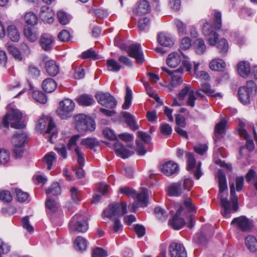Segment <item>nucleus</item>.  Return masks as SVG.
Instances as JSON below:
<instances>
[{
  "label": "nucleus",
  "mask_w": 257,
  "mask_h": 257,
  "mask_svg": "<svg viewBox=\"0 0 257 257\" xmlns=\"http://www.w3.org/2000/svg\"><path fill=\"white\" fill-rule=\"evenodd\" d=\"M209 67L212 70L223 71L225 67V63L222 59H215L210 62Z\"/></svg>",
  "instance_id": "e433bc0d"
},
{
  "label": "nucleus",
  "mask_w": 257,
  "mask_h": 257,
  "mask_svg": "<svg viewBox=\"0 0 257 257\" xmlns=\"http://www.w3.org/2000/svg\"><path fill=\"white\" fill-rule=\"evenodd\" d=\"M81 144L88 149H93L99 145V143L95 138H87L82 140Z\"/></svg>",
  "instance_id": "37998d69"
},
{
  "label": "nucleus",
  "mask_w": 257,
  "mask_h": 257,
  "mask_svg": "<svg viewBox=\"0 0 257 257\" xmlns=\"http://www.w3.org/2000/svg\"><path fill=\"white\" fill-rule=\"evenodd\" d=\"M118 192L120 194L133 198H135L137 194L136 191L134 189L127 186L120 187Z\"/></svg>",
  "instance_id": "49530a36"
},
{
  "label": "nucleus",
  "mask_w": 257,
  "mask_h": 257,
  "mask_svg": "<svg viewBox=\"0 0 257 257\" xmlns=\"http://www.w3.org/2000/svg\"><path fill=\"white\" fill-rule=\"evenodd\" d=\"M121 114L124 119L125 122L132 130L135 131L139 129V126L136 124L134 116L132 114L126 111L122 112Z\"/></svg>",
  "instance_id": "cd10ccee"
},
{
  "label": "nucleus",
  "mask_w": 257,
  "mask_h": 257,
  "mask_svg": "<svg viewBox=\"0 0 257 257\" xmlns=\"http://www.w3.org/2000/svg\"><path fill=\"white\" fill-rule=\"evenodd\" d=\"M76 100L79 105L83 106H89L95 102L93 96L87 94L80 95L76 98Z\"/></svg>",
  "instance_id": "a878e982"
},
{
  "label": "nucleus",
  "mask_w": 257,
  "mask_h": 257,
  "mask_svg": "<svg viewBox=\"0 0 257 257\" xmlns=\"http://www.w3.org/2000/svg\"><path fill=\"white\" fill-rule=\"evenodd\" d=\"M75 108V103L71 99L66 98L59 102L56 113L62 119H67L72 115Z\"/></svg>",
  "instance_id": "9b49d317"
},
{
  "label": "nucleus",
  "mask_w": 257,
  "mask_h": 257,
  "mask_svg": "<svg viewBox=\"0 0 257 257\" xmlns=\"http://www.w3.org/2000/svg\"><path fill=\"white\" fill-rule=\"evenodd\" d=\"M218 183L219 186V193L220 194V204L223 210L221 212L222 215L225 218H229L231 213V204L226 197H223L221 194L227 190V183L226 176L223 172L220 170L217 173Z\"/></svg>",
  "instance_id": "f03ea898"
},
{
  "label": "nucleus",
  "mask_w": 257,
  "mask_h": 257,
  "mask_svg": "<svg viewBox=\"0 0 257 257\" xmlns=\"http://www.w3.org/2000/svg\"><path fill=\"white\" fill-rule=\"evenodd\" d=\"M231 223L242 231L249 230L252 226L251 221L244 216L234 218Z\"/></svg>",
  "instance_id": "f3484780"
},
{
  "label": "nucleus",
  "mask_w": 257,
  "mask_h": 257,
  "mask_svg": "<svg viewBox=\"0 0 257 257\" xmlns=\"http://www.w3.org/2000/svg\"><path fill=\"white\" fill-rule=\"evenodd\" d=\"M45 192L47 195L58 196L61 193V189L59 184L57 182H54L51 186L46 189Z\"/></svg>",
  "instance_id": "58836bf2"
},
{
  "label": "nucleus",
  "mask_w": 257,
  "mask_h": 257,
  "mask_svg": "<svg viewBox=\"0 0 257 257\" xmlns=\"http://www.w3.org/2000/svg\"><path fill=\"white\" fill-rule=\"evenodd\" d=\"M80 136L75 135L72 136L69 139L67 144L68 149L70 151L74 150V152L77 156V162L81 166L84 164L85 160L84 154L81 152L80 148L77 146V142L79 140Z\"/></svg>",
  "instance_id": "2eb2a0df"
},
{
  "label": "nucleus",
  "mask_w": 257,
  "mask_h": 257,
  "mask_svg": "<svg viewBox=\"0 0 257 257\" xmlns=\"http://www.w3.org/2000/svg\"><path fill=\"white\" fill-rule=\"evenodd\" d=\"M75 128L80 133L92 132L95 129L94 121L89 116L80 113L74 116Z\"/></svg>",
  "instance_id": "7ed1b4c3"
},
{
  "label": "nucleus",
  "mask_w": 257,
  "mask_h": 257,
  "mask_svg": "<svg viewBox=\"0 0 257 257\" xmlns=\"http://www.w3.org/2000/svg\"><path fill=\"white\" fill-rule=\"evenodd\" d=\"M193 185V182L190 178L183 180L172 184L168 187V194L171 196H180L189 191Z\"/></svg>",
  "instance_id": "39448f33"
},
{
  "label": "nucleus",
  "mask_w": 257,
  "mask_h": 257,
  "mask_svg": "<svg viewBox=\"0 0 257 257\" xmlns=\"http://www.w3.org/2000/svg\"><path fill=\"white\" fill-rule=\"evenodd\" d=\"M136 198L142 207H146L148 203V191L146 188L142 189L141 192L136 194Z\"/></svg>",
  "instance_id": "7c9ffc66"
},
{
  "label": "nucleus",
  "mask_w": 257,
  "mask_h": 257,
  "mask_svg": "<svg viewBox=\"0 0 257 257\" xmlns=\"http://www.w3.org/2000/svg\"><path fill=\"white\" fill-rule=\"evenodd\" d=\"M150 20L147 17H144L139 20L138 27L141 31H146L150 27Z\"/></svg>",
  "instance_id": "864d4df0"
},
{
  "label": "nucleus",
  "mask_w": 257,
  "mask_h": 257,
  "mask_svg": "<svg viewBox=\"0 0 257 257\" xmlns=\"http://www.w3.org/2000/svg\"><path fill=\"white\" fill-rule=\"evenodd\" d=\"M95 97L98 102L103 106L112 109L116 106V100L109 93L99 92L96 94Z\"/></svg>",
  "instance_id": "dca6fc26"
},
{
  "label": "nucleus",
  "mask_w": 257,
  "mask_h": 257,
  "mask_svg": "<svg viewBox=\"0 0 257 257\" xmlns=\"http://www.w3.org/2000/svg\"><path fill=\"white\" fill-rule=\"evenodd\" d=\"M132 99V91L127 86L126 89L124 102L122 105L123 109H127L130 107Z\"/></svg>",
  "instance_id": "de8ad7c7"
},
{
  "label": "nucleus",
  "mask_w": 257,
  "mask_h": 257,
  "mask_svg": "<svg viewBox=\"0 0 257 257\" xmlns=\"http://www.w3.org/2000/svg\"><path fill=\"white\" fill-rule=\"evenodd\" d=\"M70 229L79 232H85L88 229V224L85 216L82 214H76L69 222Z\"/></svg>",
  "instance_id": "ddd939ff"
},
{
  "label": "nucleus",
  "mask_w": 257,
  "mask_h": 257,
  "mask_svg": "<svg viewBox=\"0 0 257 257\" xmlns=\"http://www.w3.org/2000/svg\"><path fill=\"white\" fill-rule=\"evenodd\" d=\"M54 37L48 33L41 35L39 40V44L41 48L45 51L51 50L54 45Z\"/></svg>",
  "instance_id": "a211bd4d"
},
{
  "label": "nucleus",
  "mask_w": 257,
  "mask_h": 257,
  "mask_svg": "<svg viewBox=\"0 0 257 257\" xmlns=\"http://www.w3.org/2000/svg\"><path fill=\"white\" fill-rule=\"evenodd\" d=\"M238 133L240 136L243 137L246 140L245 146L241 147L240 148L239 153L243 157L244 153L247 150L248 152H251L254 150V145L253 141L250 139V137L244 128L245 126V120L243 119L238 118Z\"/></svg>",
  "instance_id": "0eeeda50"
},
{
  "label": "nucleus",
  "mask_w": 257,
  "mask_h": 257,
  "mask_svg": "<svg viewBox=\"0 0 257 257\" xmlns=\"http://www.w3.org/2000/svg\"><path fill=\"white\" fill-rule=\"evenodd\" d=\"M171 257H187V253L183 245L175 242L172 243L169 247Z\"/></svg>",
  "instance_id": "412c9836"
},
{
  "label": "nucleus",
  "mask_w": 257,
  "mask_h": 257,
  "mask_svg": "<svg viewBox=\"0 0 257 257\" xmlns=\"http://www.w3.org/2000/svg\"><path fill=\"white\" fill-rule=\"evenodd\" d=\"M45 205L47 209H48L51 212H56L58 209V204L55 201V200L52 199L48 197L46 201Z\"/></svg>",
  "instance_id": "3c124183"
},
{
  "label": "nucleus",
  "mask_w": 257,
  "mask_h": 257,
  "mask_svg": "<svg viewBox=\"0 0 257 257\" xmlns=\"http://www.w3.org/2000/svg\"><path fill=\"white\" fill-rule=\"evenodd\" d=\"M9 159V153L6 150L0 149V164H6Z\"/></svg>",
  "instance_id": "0e129e2a"
},
{
  "label": "nucleus",
  "mask_w": 257,
  "mask_h": 257,
  "mask_svg": "<svg viewBox=\"0 0 257 257\" xmlns=\"http://www.w3.org/2000/svg\"><path fill=\"white\" fill-rule=\"evenodd\" d=\"M227 126V121L224 118H222L221 120L217 123L215 126V133L222 135L225 134Z\"/></svg>",
  "instance_id": "a18cd8bd"
},
{
  "label": "nucleus",
  "mask_w": 257,
  "mask_h": 257,
  "mask_svg": "<svg viewBox=\"0 0 257 257\" xmlns=\"http://www.w3.org/2000/svg\"><path fill=\"white\" fill-rule=\"evenodd\" d=\"M107 256V251L101 247L95 248L92 253V257H106Z\"/></svg>",
  "instance_id": "bf43d9fd"
},
{
  "label": "nucleus",
  "mask_w": 257,
  "mask_h": 257,
  "mask_svg": "<svg viewBox=\"0 0 257 257\" xmlns=\"http://www.w3.org/2000/svg\"><path fill=\"white\" fill-rule=\"evenodd\" d=\"M113 149L116 155L123 159L127 158L131 155L130 152L119 141L114 143Z\"/></svg>",
  "instance_id": "393cba45"
},
{
  "label": "nucleus",
  "mask_w": 257,
  "mask_h": 257,
  "mask_svg": "<svg viewBox=\"0 0 257 257\" xmlns=\"http://www.w3.org/2000/svg\"><path fill=\"white\" fill-rule=\"evenodd\" d=\"M12 196L9 191L5 190L0 192V200L5 202H10L12 200Z\"/></svg>",
  "instance_id": "680f3d73"
},
{
  "label": "nucleus",
  "mask_w": 257,
  "mask_h": 257,
  "mask_svg": "<svg viewBox=\"0 0 257 257\" xmlns=\"http://www.w3.org/2000/svg\"><path fill=\"white\" fill-rule=\"evenodd\" d=\"M183 210V207L182 206H180L173 218L169 221V224L175 230L180 229L186 224L184 219L180 216Z\"/></svg>",
  "instance_id": "6ab92c4d"
},
{
  "label": "nucleus",
  "mask_w": 257,
  "mask_h": 257,
  "mask_svg": "<svg viewBox=\"0 0 257 257\" xmlns=\"http://www.w3.org/2000/svg\"><path fill=\"white\" fill-rule=\"evenodd\" d=\"M213 18L212 21L213 26L208 22L204 23L202 28L203 35L207 38L208 43L210 46H214L217 44L219 52L222 56L226 55L228 49L227 41L222 38L218 42L219 35L215 30H219L221 28V13L216 10L213 11Z\"/></svg>",
  "instance_id": "f257e3e1"
},
{
  "label": "nucleus",
  "mask_w": 257,
  "mask_h": 257,
  "mask_svg": "<svg viewBox=\"0 0 257 257\" xmlns=\"http://www.w3.org/2000/svg\"><path fill=\"white\" fill-rule=\"evenodd\" d=\"M127 213V203L122 202L120 203H111L108 205L102 213L104 217L111 218L114 216H122Z\"/></svg>",
  "instance_id": "9d476101"
},
{
  "label": "nucleus",
  "mask_w": 257,
  "mask_h": 257,
  "mask_svg": "<svg viewBox=\"0 0 257 257\" xmlns=\"http://www.w3.org/2000/svg\"><path fill=\"white\" fill-rule=\"evenodd\" d=\"M45 68L47 74L52 77L56 76L59 72V66L53 60H48L45 62Z\"/></svg>",
  "instance_id": "b1692460"
},
{
  "label": "nucleus",
  "mask_w": 257,
  "mask_h": 257,
  "mask_svg": "<svg viewBox=\"0 0 257 257\" xmlns=\"http://www.w3.org/2000/svg\"><path fill=\"white\" fill-rule=\"evenodd\" d=\"M191 46V40L189 37L183 38L180 44V48L186 50L188 49Z\"/></svg>",
  "instance_id": "052dcab7"
},
{
  "label": "nucleus",
  "mask_w": 257,
  "mask_h": 257,
  "mask_svg": "<svg viewBox=\"0 0 257 257\" xmlns=\"http://www.w3.org/2000/svg\"><path fill=\"white\" fill-rule=\"evenodd\" d=\"M119 48L125 51L130 57L135 58L138 64L142 65L145 61L144 53L140 44L135 43L129 45L121 44Z\"/></svg>",
  "instance_id": "6e6552de"
},
{
  "label": "nucleus",
  "mask_w": 257,
  "mask_h": 257,
  "mask_svg": "<svg viewBox=\"0 0 257 257\" xmlns=\"http://www.w3.org/2000/svg\"><path fill=\"white\" fill-rule=\"evenodd\" d=\"M43 89L46 92L51 93L57 87L56 82L52 78H46L42 82Z\"/></svg>",
  "instance_id": "473e14b6"
},
{
  "label": "nucleus",
  "mask_w": 257,
  "mask_h": 257,
  "mask_svg": "<svg viewBox=\"0 0 257 257\" xmlns=\"http://www.w3.org/2000/svg\"><path fill=\"white\" fill-rule=\"evenodd\" d=\"M151 10V7L149 3L146 0L139 1L136 7L133 9V13L135 16L145 15L148 13Z\"/></svg>",
  "instance_id": "aec40b11"
},
{
  "label": "nucleus",
  "mask_w": 257,
  "mask_h": 257,
  "mask_svg": "<svg viewBox=\"0 0 257 257\" xmlns=\"http://www.w3.org/2000/svg\"><path fill=\"white\" fill-rule=\"evenodd\" d=\"M162 69L171 76L170 80V87H171L170 89L171 90H172L173 88L176 87L182 83V75L184 72L183 67H180L178 69L173 71H170L166 67H162Z\"/></svg>",
  "instance_id": "4468645a"
},
{
  "label": "nucleus",
  "mask_w": 257,
  "mask_h": 257,
  "mask_svg": "<svg viewBox=\"0 0 257 257\" xmlns=\"http://www.w3.org/2000/svg\"><path fill=\"white\" fill-rule=\"evenodd\" d=\"M56 160V155L54 152H52L47 154L43 159V161L47 164V169L49 170L51 169L53 162H55Z\"/></svg>",
  "instance_id": "c03bdc74"
},
{
  "label": "nucleus",
  "mask_w": 257,
  "mask_h": 257,
  "mask_svg": "<svg viewBox=\"0 0 257 257\" xmlns=\"http://www.w3.org/2000/svg\"><path fill=\"white\" fill-rule=\"evenodd\" d=\"M187 158V169L188 170L193 169L196 165V160L192 153L190 152L186 153Z\"/></svg>",
  "instance_id": "5fc2aeb1"
},
{
  "label": "nucleus",
  "mask_w": 257,
  "mask_h": 257,
  "mask_svg": "<svg viewBox=\"0 0 257 257\" xmlns=\"http://www.w3.org/2000/svg\"><path fill=\"white\" fill-rule=\"evenodd\" d=\"M158 41L161 45L165 47H170L174 43L170 35L166 33H160L158 34Z\"/></svg>",
  "instance_id": "bb28decb"
},
{
  "label": "nucleus",
  "mask_w": 257,
  "mask_h": 257,
  "mask_svg": "<svg viewBox=\"0 0 257 257\" xmlns=\"http://www.w3.org/2000/svg\"><path fill=\"white\" fill-rule=\"evenodd\" d=\"M134 230L139 237H143L146 233V229L145 227L143 225L139 224H137L134 225Z\"/></svg>",
  "instance_id": "338daca9"
},
{
  "label": "nucleus",
  "mask_w": 257,
  "mask_h": 257,
  "mask_svg": "<svg viewBox=\"0 0 257 257\" xmlns=\"http://www.w3.org/2000/svg\"><path fill=\"white\" fill-rule=\"evenodd\" d=\"M245 243L250 251L254 252L257 251V239L254 236L247 235L245 238Z\"/></svg>",
  "instance_id": "72a5a7b5"
},
{
  "label": "nucleus",
  "mask_w": 257,
  "mask_h": 257,
  "mask_svg": "<svg viewBox=\"0 0 257 257\" xmlns=\"http://www.w3.org/2000/svg\"><path fill=\"white\" fill-rule=\"evenodd\" d=\"M181 61L180 55L177 52H173L168 55L166 63L169 67L175 68L180 63Z\"/></svg>",
  "instance_id": "c85d7f7f"
},
{
  "label": "nucleus",
  "mask_w": 257,
  "mask_h": 257,
  "mask_svg": "<svg viewBox=\"0 0 257 257\" xmlns=\"http://www.w3.org/2000/svg\"><path fill=\"white\" fill-rule=\"evenodd\" d=\"M15 193L19 202L22 203H28L30 202L29 194L27 192H24L20 189L16 188L15 189Z\"/></svg>",
  "instance_id": "ea45409f"
},
{
  "label": "nucleus",
  "mask_w": 257,
  "mask_h": 257,
  "mask_svg": "<svg viewBox=\"0 0 257 257\" xmlns=\"http://www.w3.org/2000/svg\"><path fill=\"white\" fill-rule=\"evenodd\" d=\"M106 66L108 71L113 72H118L121 68L120 64L113 59H108L106 61Z\"/></svg>",
  "instance_id": "a19ab883"
},
{
  "label": "nucleus",
  "mask_w": 257,
  "mask_h": 257,
  "mask_svg": "<svg viewBox=\"0 0 257 257\" xmlns=\"http://www.w3.org/2000/svg\"><path fill=\"white\" fill-rule=\"evenodd\" d=\"M27 139V135L24 132H16L13 136L12 142L14 147L13 153L14 157L16 159L22 157L24 152V147Z\"/></svg>",
  "instance_id": "1a4fd4ad"
},
{
  "label": "nucleus",
  "mask_w": 257,
  "mask_h": 257,
  "mask_svg": "<svg viewBox=\"0 0 257 257\" xmlns=\"http://www.w3.org/2000/svg\"><path fill=\"white\" fill-rule=\"evenodd\" d=\"M47 125V128L45 131V134L50 135V142L53 143L52 138L56 135V132L52 130L55 128L56 125L51 117L49 118L47 116L41 117L37 123L36 128L37 130L43 131L45 130Z\"/></svg>",
  "instance_id": "f8f14e48"
},
{
  "label": "nucleus",
  "mask_w": 257,
  "mask_h": 257,
  "mask_svg": "<svg viewBox=\"0 0 257 257\" xmlns=\"http://www.w3.org/2000/svg\"><path fill=\"white\" fill-rule=\"evenodd\" d=\"M59 21L62 25H66L69 22V19L66 13L63 11H59L57 13Z\"/></svg>",
  "instance_id": "e2e57ef3"
},
{
  "label": "nucleus",
  "mask_w": 257,
  "mask_h": 257,
  "mask_svg": "<svg viewBox=\"0 0 257 257\" xmlns=\"http://www.w3.org/2000/svg\"><path fill=\"white\" fill-rule=\"evenodd\" d=\"M154 212L156 217L161 221L163 222L167 219L168 217V214L164 209L160 207H157L155 208Z\"/></svg>",
  "instance_id": "603ef678"
},
{
  "label": "nucleus",
  "mask_w": 257,
  "mask_h": 257,
  "mask_svg": "<svg viewBox=\"0 0 257 257\" xmlns=\"http://www.w3.org/2000/svg\"><path fill=\"white\" fill-rule=\"evenodd\" d=\"M97 55L93 49L90 48L87 51H84L82 53L81 57L83 59H97Z\"/></svg>",
  "instance_id": "6e6d98bb"
},
{
  "label": "nucleus",
  "mask_w": 257,
  "mask_h": 257,
  "mask_svg": "<svg viewBox=\"0 0 257 257\" xmlns=\"http://www.w3.org/2000/svg\"><path fill=\"white\" fill-rule=\"evenodd\" d=\"M175 24L180 34L184 35L186 34V26L182 22L179 20H176L175 21Z\"/></svg>",
  "instance_id": "69168bd1"
},
{
  "label": "nucleus",
  "mask_w": 257,
  "mask_h": 257,
  "mask_svg": "<svg viewBox=\"0 0 257 257\" xmlns=\"http://www.w3.org/2000/svg\"><path fill=\"white\" fill-rule=\"evenodd\" d=\"M72 199L74 202L78 203L80 201V192L76 188L73 187L70 189Z\"/></svg>",
  "instance_id": "13d9d810"
},
{
  "label": "nucleus",
  "mask_w": 257,
  "mask_h": 257,
  "mask_svg": "<svg viewBox=\"0 0 257 257\" xmlns=\"http://www.w3.org/2000/svg\"><path fill=\"white\" fill-rule=\"evenodd\" d=\"M39 16L44 23L51 24L54 21L55 13L49 7L44 6L41 7Z\"/></svg>",
  "instance_id": "4be33fe9"
},
{
  "label": "nucleus",
  "mask_w": 257,
  "mask_h": 257,
  "mask_svg": "<svg viewBox=\"0 0 257 257\" xmlns=\"http://www.w3.org/2000/svg\"><path fill=\"white\" fill-rule=\"evenodd\" d=\"M24 19L25 22L28 25L34 26L37 24V16L33 12L27 13L25 16Z\"/></svg>",
  "instance_id": "8fccbe9b"
},
{
  "label": "nucleus",
  "mask_w": 257,
  "mask_h": 257,
  "mask_svg": "<svg viewBox=\"0 0 257 257\" xmlns=\"http://www.w3.org/2000/svg\"><path fill=\"white\" fill-rule=\"evenodd\" d=\"M257 91V87L253 81H247L245 85L241 86L238 90L240 101L244 105L249 104Z\"/></svg>",
  "instance_id": "20e7f679"
},
{
  "label": "nucleus",
  "mask_w": 257,
  "mask_h": 257,
  "mask_svg": "<svg viewBox=\"0 0 257 257\" xmlns=\"http://www.w3.org/2000/svg\"><path fill=\"white\" fill-rule=\"evenodd\" d=\"M161 170L165 175L170 176L177 173L179 168L177 164L173 161H169L162 165Z\"/></svg>",
  "instance_id": "5701e85b"
},
{
  "label": "nucleus",
  "mask_w": 257,
  "mask_h": 257,
  "mask_svg": "<svg viewBox=\"0 0 257 257\" xmlns=\"http://www.w3.org/2000/svg\"><path fill=\"white\" fill-rule=\"evenodd\" d=\"M7 35L9 39L13 42H17L20 40V33L16 27L10 25L7 28Z\"/></svg>",
  "instance_id": "f704fd0d"
},
{
  "label": "nucleus",
  "mask_w": 257,
  "mask_h": 257,
  "mask_svg": "<svg viewBox=\"0 0 257 257\" xmlns=\"http://www.w3.org/2000/svg\"><path fill=\"white\" fill-rule=\"evenodd\" d=\"M200 90L211 97H222V95L221 93H215V90L212 89L211 85L208 83H202L201 85Z\"/></svg>",
  "instance_id": "2f4dec72"
},
{
  "label": "nucleus",
  "mask_w": 257,
  "mask_h": 257,
  "mask_svg": "<svg viewBox=\"0 0 257 257\" xmlns=\"http://www.w3.org/2000/svg\"><path fill=\"white\" fill-rule=\"evenodd\" d=\"M58 38L62 42H67L70 40V34L68 31L63 30L59 33Z\"/></svg>",
  "instance_id": "774afa93"
},
{
  "label": "nucleus",
  "mask_w": 257,
  "mask_h": 257,
  "mask_svg": "<svg viewBox=\"0 0 257 257\" xmlns=\"http://www.w3.org/2000/svg\"><path fill=\"white\" fill-rule=\"evenodd\" d=\"M74 245L77 249L84 250L87 247V241L83 237L78 236L74 241Z\"/></svg>",
  "instance_id": "09e8293b"
},
{
  "label": "nucleus",
  "mask_w": 257,
  "mask_h": 257,
  "mask_svg": "<svg viewBox=\"0 0 257 257\" xmlns=\"http://www.w3.org/2000/svg\"><path fill=\"white\" fill-rule=\"evenodd\" d=\"M40 70L34 65L29 66L28 74L33 78H37L40 75Z\"/></svg>",
  "instance_id": "4d7b16f0"
},
{
  "label": "nucleus",
  "mask_w": 257,
  "mask_h": 257,
  "mask_svg": "<svg viewBox=\"0 0 257 257\" xmlns=\"http://www.w3.org/2000/svg\"><path fill=\"white\" fill-rule=\"evenodd\" d=\"M193 46L196 53L199 55L203 54L206 49L204 41L201 38L195 40L193 43Z\"/></svg>",
  "instance_id": "c9c22d12"
},
{
  "label": "nucleus",
  "mask_w": 257,
  "mask_h": 257,
  "mask_svg": "<svg viewBox=\"0 0 257 257\" xmlns=\"http://www.w3.org/2000/svg\"><path fill=\"white\" fill-rule=\"evenodd\" d=\"M238 74L243 77H247L250 72V64L246 61L240 62L237 65Z\"/></svg>",
  "instance_id": "c756f323"
},
{
  "label": "nucleus",
  "mask_w": 257,
  "mask_h": 257,
  "mask_svg": "<svg viewBox=\"0 0 257 257\" xmlns=\"http://www.w3.org/2000/svg\"><path fill=\"white\" fill-rule=\"evenodd\" d=\"M23 114L19 110L13 109L9 111L4 117L3 123L6 127H9L10 122L11 126L14 128H23L25 126L24 122H21Z\"/></svg>",
  "instance_id": "423d86ee"
},
{
  "label": "nucleus",
  "mask_w": 257,
  "mask_h": 257,
  "mask_svg": "<svg viewBox=\"0 0 257 257\" xmlns=\"http://www.w3.org/2000/svg\"><path fill=\"white\" fill-rule=\"evenodd\" d=\"M24 34L31 42H34L37 39L38 33L32 30L30 27L25 26L24 29Z\"/></svg>",
  "instance_id": "4c0bfd02"
},
{
  "label": "nucleus",
  "mask_w": 257,
  "mask_h": 257,
  "mask_svg": "<svg viewBox=\"0 0 257 257\" xmlns=\"http://www.w3.org/2000/svg\"><path fill=\"white\" fill-rule=\"evenodd\" d=\"M33 99L40 103L45 104L47 101V96L42 91L34 90L32 93Z\"/></svg>",
  "instance_id": "79ce46f5"
}]
</instances>
